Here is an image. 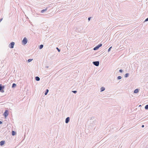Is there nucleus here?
Returning <instances> with one entry per match:
<instances>
[{"label": "nucleus", "mask_w": 148, "mask_h": 148, "mask_svg": "<svg viewBox=\"0 0 148 148\" xmlns=\"http://www.w3.org/2000/svg\"><path fill=\"white\" fill-rule=\"evenodd\" d=\"M83 27L82 26H78L76 28H75V30L77 32H83Z\"/></svg>", "instance_id": "f257e3e1"}, {"label": "nucleus", "mask_w": 148, "mask_h": 148, "mask_svg": "<svg viewBox=\"0 0 148 148\" xmlns=\"http://www.w3.org/2000/svg\"><path fill=\"white\" fill-rule=\"evenodd\" d=\"M5 88V86L4 85H2V84H1L0 85V92L3 93L4 92V89Z\"/></svg>", "instance_id": "f03ea898"}, {"label": "nucleus", "mask_w": 148, "mask_h": 148, "mask_svg": "<svg viewBox=\"0 0 148 148\" xmlns=\"http://www.w3.org/2000/svg\"><path fill=\"white\" fill-rule=\"evenodd\" d=\"M102 46V44L101 43L97 45L96 46L93 48L94 50H96L99 49V48Z\"/></svg>", "instance_id": "7ed1b4c3"}, {"label": "nucleus", "mask_w": 148, "mask_h": 148, "mask_svg": "<svg viewBox=\"0 0 148 148\" xmlns=\"http://www.w3.org/2000/svg\"><path fill=\"white\" fill-rule=\"evenodd\" d=\"M27 42V40L26 37H24L22 41V42L23 45H25L26 44Z\"/></svg>", "instance_id": "20e7f679"}, {"label": "nucleus", "mask_w": 148, "mask_h": 148, "mask_svg": "<svg viewBox=\"0 0 148 148\" xmlns=\"http://www.w3.org/2000/svg\"><path fill=\"white\" fill-rule=\"evenodd\" d=\"M15 44V43L13 42H11L9 45V47L10 48H13Z\"/></svg>", "instance_id": "39448f33"}, {"label": "nucleus", "mask_w": 148, "mask_h": 148, "mask_svg": "<svg viewBox=\"0 0 148 148\" xmlns=\"http://www.w3.org/2000/svg\"><path fill=\"white\" fill-rule=\"evenodd\" d=\"M9 113L8 110H6L3 113V115L5 118L8 115Z\"/></svg>", "instance_id": "423d86ee"}, {"label": "nucleus", "mask_w": 148, "mask_h": 148, "mask_svg": "<svg viewBox=\"0 0 148 148\" xmlns=\"http://www.w3.org/2000/svg\"><path fill=\"white\" fill-rule=\"evenodd\" d=\"M93 64L96 66H98L99 64V61H94L92 62Z\"/></svg>", "instance_id": "0eeeda50"}, {"label": "nucleus", "mask_w": 148, "mask_h": 148, "mask_svg": "<svg viewBox=\"0 0 148 148\" xmlns=\"http://www.w3.org/2000/svg\"><path fill=\"white\" fill-rule=\"evenodd\" d=\"M70 117H67L65 119V122L66 123H68L70 121Z\"/></svg>", "instance_id": "6e6552de"}, {"label": "nucleus", "mask_w": 148, "mask_h": 148, "mask_svg": "<svg viewBox=\"0 0 148 148\" xmlns=\"http://www.w3.org/2000/svg\"><path fill=\"white\" fill-rule=\"evenodd\" d=\"M5 143V141L4 140H2L0 142V145L3 146Z\"/></svg>", "instance_id": "1a4fd4ad"}, {"label": "nucleus", "mask_w": 148, "mask_h": 148, "mask_svg": "<svg viewBox=\"0 0 148 148\" xmlns=\"http://www.w3.org/2000/svg\"><path fill=\"white\" fill-rule=\"evenodd\" d=\"M139 91V89H136L134 91V93H137Z\"/></svg>", "instance_id": "9d476101"}, {"label": "nucleus", "mask_w": 148, "mask_h": 148, "mask_svg": "<svg viewBox=\"0 0 148 148\" xmlns=\"http://www.w3.org/2000/svg\"><path fill=\"white\" fill-rule=\"evenodd\" d=\"M16 134V132L14 131H12V136H14Z\"/></svg>", "instance_id": "9b49d317"}, {"label": "nucleus", "mask_w": 148, "mask_h": 148, "mask_svg": "<svg viewBox=\"0 0 148 148\" xmlns=\"http://www.w3.org/2000/svg\"><path fill=\"white\" fill-rule=\"evenodd\" d=\"M47 9V8H46L43 9L41 10V13H43L44 12L46 11Z\"/></svg>", "instance_id": "f8f14e48"}, {"label": "nucleus", "mask_w": 148, "mask_h": 148, "mask_svg": "<svg viewBox=\"0 0 148 148\" xmlns=\"http://www.w3.org/2000/svg\"><path fill=\"white\" fill-rule=\"evenodd\" d=\"M35 80L37 81H39L40 80V78L38 76H36L35 77Z\"/></svg>", "instance_id": "ddd939ff"}, {"label": "nucleus", "mask_w": 148, "mask_h": 148, "mask_svg": "<svg viewBox=\"0 0 148 148\" xmlns=\"http://www.w3.org/2000/svg\"><path fill=\"white\" fill-rule=\"evenodd\" d=\"M105 88L103 87H102L100 89L101 92H102L104 91L105 90Z\"/></svg>", "instance_id": "4468645a"}, {"label": "nucleus", "mask_w": 148, "mask_h": 148, "mask_svg": "<svg viewBox=\"0 0 148 148\" xmlns=\"http://www.w3.org/2000/svg\"><path fill=\"white\" fill-rule=\"evenodd\" d=\"M129 73H127L124 75V76L125 77H127L129 76Z\"/></svg>", "instance_id": "2eb2a0df"}, {"label": "nucleus", "mask_w": 148, "mask_h": 148, "mask_svg": "<svg viewBox=\"0 0 148 148\" xmlns=\"http://www.w3.org/2000/svg\"><path fill=\"white\" fill-rule=\"evenodd\" d=\"M49 90L48 89H47L46 90V91H45V95H47V94L49 92Z\"/></svg>", "instance_id": "dca6fc26"}, {"label": "nucleus", "mask_w": 148, "mask_h": 148, "mask_svg": "<svg viewBox=\"0 0 148 148\" xmlns=\"http://www.w3.org/2000/svg\"><path fill=\"white\" fill-rule=\"evenodd\" d=\"M16 84L15 83H13L12 85V88H15V87H16Z\"/></svg>", "instance_id": "f3484780"}, {"label": "nucleus", "mask_w": 148, "mask_h": 148, "mask_svg": "<svg viewBox=\"0 0 148 148\" xmlns=\"http://www.w3.org/2000/svg\"><path fill=\"white\" fill-rule=\"evenodd\" d=\"M43 45H41L39 46V49H41L43 48Z\"/></svg>", "instance_id": "a211bd4d"}, {"label": "nucleus", "mask_w": 148, "mask_h": 148, "mask_svg": "<svg viewBox=\"0 0 148 148\" xmlns=\"http://www.w3.org/2000/svg\"><path fill=\"white\" fill-rule=\"evenodd\" d=\"M145 108L146 110H148V104L145 106Z\"/></svg>", "instance_id": "6ab92c4d"}, {"label": "nucleus", "mask_w": 148, "mask_h": 148, "mask_svg": "<svg viewBox=\"0 0 148 148\" xmlns=\"http://www.w3.org/2000/svg\"><path fill=\"white\" fill-rule=\"evenodd\" d=\"M122 77L121 76H118L117 77V79H121V78H122Z\"/></svg>", "instance_id": "aec40b11"}, {"label": "nucleus", "mask_w": 148, "mask_h": 148, "mask_svg": "<svg viewBox=\"0 0 148 148\" xmlns=\"http://www.w3.org/2000/svg\"><path fill=\"white\" fill-rule=\"evenodd\" d=\"M32 60L33 59H30L27 60V62H29L32 61Z\"/></svg>", "instance_id": "412c9836"}, {"label": "nucleus", "mask_w": 148, "mask_h": 148, "mask_svg": "<svg viewBox=\"0 0 148 148\" xmlns=\"http://www.w3.org/2000/svg\"><path fill=\"white\" fill-rule=\"evenodd\" d=\"M75 94H76L77 92V91L76 90H74V91H72Z\"/></svg>", "instance_id": "4be33fe9"}, {"label": "nucleus", "mask_w": 148, "mask_h": 148, "mask_svg": "<svg viewBox=\"0 0 148 148\" xmlns=\"http://www.w3.org/2000/svg\"><path fill=\"white\" fill-rule=\"evenodd\" d=\"M112 48V47H111L109 48V49H108V52H109L110 51Z\"/></svg>", "instance_id": "5701e85b"}, {"label": "nucleus", "mask_w": 148, "mask_h": 148, "mask_svg": "<svg viewBox=\"0 0 148 148\" xmlns=\"http://www.w3.org/2000/svg\"><path fill=\"white\" fill-rule=\"evenodd\" d=\"M56 49H57V50L58 52H60V50L59 49L58 47H56Z\"/></svg>", "instance_id": "b1692460"}, {"label": "nucleus", "mask_w": 148, "mask_h": 148, "mask_svg": "<svg viewBox=\"0 0 148 148\" xmlns=\"http://www.w3.org/2000/svg\"><path fill=\"white\" fill-rule=\"evenodd\" d=\"M123 70L122 69H120L119 70V72L120 73H122L123 72Z\"/></svg>", "instance_id": "393cba45"}, {"label": "nucleus", "mask_w": 148, "mask_h": 148, "mask_svg": "<svg viewBox=\"0 0 148 148\" xmlns=\"http://www.w3.org/2000/svg\"><path fill=\"white\" fill-rule=\"evenodd\" d=\"M148 21V17L145 19L144 22H146Z\"/></svg>", "instance_id": "a878e982"}, {"label": "nucleus", "mask_w": 148, "mask_h": 148, "mask_svg": "<svg viewBox=\"0 0 148 148\" xmlns=\"http://www.w3.org/2000/svg\"><path fill=\"white\" fill-rule=\"evenodd\" d=\"M91 18V17H89L88 18V21H89L90 20Z\"/></svg>", "instance_id": "bb28decb"}, {"label": "nucleus", "mask_w": 148, "mask_h": 148, "mask_svg": "<svg viewBox=\"0 0 148 148\" xmlns=\"http://www.w3.org/2000/svg\"><path fill=\"white\" fill-rule=\"evenodd\" d=\"M14 55H15V56H17V55H18V54L17 53H15V54H14Z\"/></svg>", "instance_id": "cd10ccee"}, {"label": "nucleus", "mask_w": 148, "mask_h": 148, "mask_svg": "<svg viewBox=\"0 0 148 148\" xmlns=\"http://www.w3.org/2000/svg\"><path fill=\"white\" fill-rule=\"evenodd\" d=\"M3 18H1L0 19V22H1V21L2 20Z\"/></svg>", "instance_id": "c85d7f7f"}, {"label": "nucleus", "mask_w": 148, "mask_h": 148, "mask_svg": "<svg viewBox=\"0 0 148 148\" xmlns=\"http://www.w3.org/2000/svg\"><path fill=\"white\" fill-rule=\"evenodd\" d=\"M2 122L1 121H0V124H2Z\"/></svg>", "instance_id": "c756f323"}, {"label": "nucleus", "mask_w": 148, "mask_h": 148, "mask_svg": "<svg viewBox=\"0 0 148 148\" xmlns=\"http://www.w3.org/2000/svg\"><path fill=\"white\" fill-rule=\"evenodd\" d=\"M144 127V125H142L141 126V127Z\"/></svg>", "instance_id": "7c9ffc66"}, {"label": "nucleus", "mask_w": 148, "mask_h": 148, "mask_svg": "<svg viewBox=\"0 0 148 148\" xmlns=\"http://www.w3.org/2000/svg\"><path fill=\"white\" fill-rule=\"evenodd\" d=\"M92 119V117L90 118V120H91V119Z\"/></svg>", "instance_id": "2f4dec72"}, {"label": "nucleus", "mask_w": 148, "mask_h": 148, "mask_svg": "<svg viewBox=\"0 0 148 148\" xmlns=\"http://www.w3.org/2000/svg\"><path fill=\"white\" fill-rule=\"evenodd\" d=\"M48 67H49V66H47V68H48Z\"/></svg>", "instance_id": "473e14b6"}, {"label": "nucleus", "mask_w": 148, "mask_h": 148, "mask_svg": "<svg viewBox=\"0 0 148 148\" xmlns=\"http://www.w3.org/2000/svg\"><path fill=\"white\" fill-rule=\"evenodd\" d=\"M1 84H0V85H1Z\"/></svg>", "instance_id": "72a5a7b5"}]
</instances>
